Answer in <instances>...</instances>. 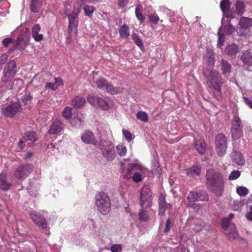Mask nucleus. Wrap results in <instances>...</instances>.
Masks as SVG:
<instances>
[{"label":"nucleus","instance_id":"1","mask_svg":"<svg viewBox=\"0 0 252 252\" xmlns=\"http://www.w3.org/2000/svg\"><path fill=\"white\" fill-rule=\"evenodd\" d=\"M207 188L216 196H221L224 188V178L222 174L213 169L207 170L206 174Z\"/></svg>","mask_w":252,"mask_h":252},{"label":"nucleus","instance_id":"2","mask_svg":"<svg viewBox=\"0 0 252 252\" xmlns=\"http://www.w3.org/2000/svg\"><path fill=\"white\" fill-rule=\"evenodd\" d=\"M214 64H208V66L203 70V74L207 78L210 83V88H212L214 90L217 91L219 94H215L216 98L220 100L221 99L220 93L221 91V85L222 84V78L219 73L215 70H213L211 68Z\"/></svg>","mask_w":252,"mask_h":252},{"label":"nucleus","instance_id":"3","mask_svg":"<svg viewBox=\"0 0 252 252\" xmlns=\"http://www.w3.org/2000/svg\"><path fill=\"white\" fill-rule=\"evenodd\" d=\"M102 157L108 161H112L116 157L115 146L113 143L104 139L100 141L98 145Z\"/></svg>","mask_w":252,"mask_h":252},{"label":"nucleus","instance_id":"4","mask_svg":"<svg viewBox=\"0 0 252 252\" xmlns=\"http://www.w3.org/2000/svg\"><path fill=\"white\" fill-rule=\"evenodd\" d=\"M95 203L100 213L106 215L110 211V200L108 196L104 192H100L96 195Z\"/></svg>","mask_w":252,"mask_h":252},{"label":"nucleus","instance_id":"5","mask_svg":"<svg viewBox=\"0 0 252 252\" xmlns=\"http://www.w3.org/2000/svg\"><path fill=\"white\" fill-rule=\"evenodd\" d=\"M215 144L217 153L220 157L223 156L227 147V140L226 136L223 133H218L215 137Z\"/></svg>","mask_w":252,"mask_h":252},{"label":"nucleus","instance_id":"6","mask_svg":"<svg viewBox=\"0 0 252 252\" xmlns=\"http://www.w3.org/2000/svg\"><path fill=\"white\" fill-rule=\"evenodd\" d=\"M243 126L240 119L238 116H235L231 122V133L232 138L236 140L243 135Z\"/></svg>","mask_w":252,"mask_h":252},{"label":"nucleus","instance_id":"7","mask_svg":"<svg viewBox=\"0 0 252 252\" xmlns=\"http://www.w3.org/2000/svg\"><path fill=\"white\" fill-rule=\"evenodd\" d=\"M96 85L97 88L105 90L112 94L121 93L123 91L122 88L113 87L112 85L107 82L106 79L102 77L99 78L96 81Z\"/></svg>","mask_w":252,"mask_h":252},{"label":"nucleus","instance_id":"8","mask_svg":"<svg viewBox=\"0 0 252 252\" xmlns=\"http://www.w3.org/2000/svg\"><path fill=\"white\" fill-rule=\"evenodd\" d=\"M21 110V105L19 102H11L2 108L3 114L7 117H13Z\"/></svg>","mask_w":252,"mask_h":252},{"label":"nucleus","instance_id":"9","mask_svg":"<svg viewBox=\"0 0 252 252\" xmlns=\"http://www.w3.org/2000/svg\"><path fill=\"white\" fill-rule=\"evenodd\" d=\"M69 24L68 27V35L67 37V40H70L71 39V34L72 33L76 34L77 28L78 25L77 14L75 12H72L68 15Z\"/></svg>","mask_w":252,"mask_h":252},{"label":"nucleus","instance_id":"10","mask_svg":"<svg viewBox=\"0 0 252 252\" xmlns=\"http://www.w3.org/2000/svg\"><path fill=\"white\" fill-rule=\"evenodd\" d=\"M33 165L31 164L20 165L15 171V176L20 179L25 178L33 171Z\"/></svg>","mask_w":252,"mask_h":252},{"label":"nucleus","instance_id":"11","mask_svg":"<svg viewBox=\"0 0 252 252\" xmlns=\"http://www.w3.org/2000/svg\"><path fill=\"white\" fill-rule=\"evenodd\" d=\"M152 196L150 191L149 190L147 186L142 189L140 194V205L142 209H146L152 202Z\"/></svg>","mask_w":252,"mask_h":252},{"label":"nucleus","instance_id":"12","mask_svg":"<svg viewBox=\"0 0 252 252\" xmlns=\"http://www.w3.org/2000/svg\"><path fill=\"white\" fill-rule=\"evenodd\" d=\"M88 101L93 106H98L103 110L109 108V104L106 99H103L97 96L89 95L88 97Z\"/></svg>","mask_w":252,"mask_h":252},{"label":"nucleus","instance_id":"13","mask_svg":"<svg viewBox=\"0 0 252 252\" xmlns=\"http://www.w3.org/2000/svg\"><path fill=\"white\" fill-rule=\"evenodd\" d=\"M239 25L240 26V34L244 35V32L249 30L252 27V19L248 17H242L239 20Z\"/></svg>","mask_w":252,"mask_h":252},{"label":"nucleus","instance_id":"14","mask_svg":"<svg viewBox=\"0 0 252 252\" xmlns=\"http://www.w3.org/2000/svg\"><path fill=\"white\" fill-rule=\"evenodd\" d=\"M159 212L158 214L160 216H163L166 210L170 209L172 205L167 203L165 200V196L163 194H160L158 200Z\"/></svg>","mask_w":252,"mask_h":252},{"label":"nucleus","instance_id":"15","mask_svg":"<svg viewBox=\"0 0 252 252\" xmlns=\"http://www.w3.org/2000/svg\"><path fill=\"white\" fill-rule=\"evenodd\" d=\"M31 218L34 223L42 228H47V223L44 218L36 212H31L30 213Z\"/></svg>","mask_w":252,"mask_h":252},{"label":"nucleus","instance_id":"16","mask_svg":"<svg viewBox=\"0 0 252 252\" xmlns=\"http://www.w3.org/2000/svg\"><path fill=\"white\" fill-rule=\"evenodd\" d=\"M82 141L87 144H91L97 146L98 142L95 139L94 134L89 130L85 131L81 135Z\"/></svg>","mask_w":252,"mask_h":252},{"label":"nucleus","instance_id":"17","mask_svg":"<svg viewBox=\"0 0 252 252\" xmlns=\"http://www.w3.org/2000/svg\"><path fill=\"white\" fill-rule=\"evenodd\" d=\"M230 5L229 0H222L220 3V7L227 17L234 18V13L230 11Z\"/></svg>","mask_w":252,"mask_h":252},{"label":"nucleus","instance_id":"18","mask_svg":"<svg viewBox=\"0 0 252 252\" xmlns=\"http://www.w3.org/2000/svg\"><path fill=\"white\" fill-rule=\"evenodd\" d=\"M63 126V124L60 121H55L50 125L48 132L51 134H57L62 131Z\"/></svg>","mask_w":252,"mask_h":252},{"label":"nucleus","instance_id":"19","mask_svg":"<svg viewBox=\"0 0 252 252\" xmlns=\"http://www.w3.org/2000/svg\"><path fill=\"white\" fill-rule=\"evenodd\" d=\"M231 157L232 160L238 165H242L245 164V160L240 152L233 151L231 154Z\"/></svg>","mask_w":252,"mask_h":252},{"label":"nucleus","instance_id":"20","mask_svg":"<svg viewBox=\"0 0 252 252\" xmlns=\"http://www.w3.org/2000/svg\"><path fill=\"white\" fill-rule=\"evenodd\" d=\"M11 184L6 180L5 174H0V189L3 190H7L10 189Z\"/></svg>","mask_w":252,"mask_h":252},{"label":"nucleus","instance_id":"21","mask_svg":"<svg viewBox=\"0 0 252 252\" xmlns=\"http://www.w3.org/2000/svg\"><path fill=\"white\" fill-rule=\"evenodd\" d=\"M85 102V98L80 96H76L72 100L71 104L75 109H78L82 107Z\"/></svg>","mask_w":252,"mask_h":252},{"label":"nucleus","instance_id":"22","mask_svg":"<svg viewBox=\"0 0 252 252\" xmlns=\"http://www.w3.org/2000/svg\"><path fill=\"white\" fill-rule=\"evenodd\" d=\"M16 72V64H7L4 68V72L7 77H13Z\"/></svg>","mask_w":252,"mask_h":252},{"label":"nucleus","instance_id":"23","mask_svg":"<svg viewBox=\"0 0 252 252\" xmlns=\"http://www.w3.org/2000/svg\"><path fill=\"white\" fill-rule=\"evenodd\" d=\"M42 0H31L30 2V9L33 13L39 12L42 5Z\"/></svg>","mask_w":252,"mask_h":252},{"label":"nucleus","instance_id":"24","mask_svg":"<svg viewBox=\"0 0 252 252\" xmlns=\"http://www.w3.org/2000/svg\"><path fill=\"white\" fill-rule=\"evenodd\" d=\"M129 30V27L126 24L120 26L119 30L120 37L123 38H127L130 35Z\"/></svg>","mask_w":252,"mask_h":252},{"label":"nucleus","instance_id":"25","mask_svg":"<svg viewBox=\"0 0 252 252\" xmlns=\"http://www.w3.org/2000/svg\"><path fill=\"white\" fill-rule=\"evenodd\" d=\"M239 51L238 46L235 44L228 45L225 48V53L228 55H235Z\"/></svg>","mask_w":252,"mask_h":252},{"label":"nucleus","instance_id":"26","mask_svg":"<svg viewBox=\"0 0 252 252\" xmlns=\"http://www.w3.org/2000/svg\"><path fill=\"white\" fill-rule=\"evenodd\" d=\"M23 139L25 141H31V144L37 140V135L34 131H28L25 133L24 136L23 137Z\"/></svg>","mask_w":252,"mask_h":252},{"label":"nucleus","instance_id":"27","mask_svg":"<svg viewBox=\"0 0 252 252\" xmlns=\"http://www.w3.org/2000/svg\"><path fill=\"white\" fill-rule=\"evenodd\" d=\"M195 147V149L200 154L203 155L205 153L206 148V144L204 141L199 140L197 141Z\"/></svg>","mask_w":252,"mask_h":252},{"label":"nucleus","instance_id":"28","mask_svg":"<svg viewBox=\"0 0 252 252\" xmlns=\"http://www.w3.org/2000/svg\"><path fill=\"white\" fill-rule=\"evenodd\" d=\"M236 12L238 15H242L245 10V5L242 0H237L235 3Z\"/></svg>","mask_w":252,"mask_h":252},{"label":"nucleus","instance_id":"29","mask_svg":"<svg viewBox=\"0 0 252 252\" xmlns=\"http://www.w3.org/2000/svg\"><path fill=\"white\" fill-rule=\"evenodd\" d=\"M218 68L221 69L222 74L225 76H228L231 72V67L230 64H220Z\"/></svg>","mask_w":252,"mask_h":252},{"label":"nucleus","instance_id":"30","mask_svg":"<svg viewBox=\"0 0 252 252\" xmlns=\"http://www.w3.org/2000/svg\"><path fill=\"white\" fill-rule=\"evenodd\" d=\"M243 63H252V54L250 51L244 52L241 57Z\"/></svg>","mask_w":252,"mask_h":252},{"label":"nucleus","instance_id":"31","mask_svg":"<svg viewBox=\"0 0 252 252\" xmlns=\"http://www.w3.org/2000/svg\"><path fill=\"white\" fill-rule=\"evenodd\" d=\"M135 13L137 19L140 21V23H142L145 19V17L142 14V7L141 5H138L136 6Z\"/></svg>","mask_w":252,"mask_h":252},{"label":"nucleus","instance_id":"32","mask_svg":"<svg viewBox=\"0 0 252 252\" xmlns=\"http://www.w3.org/2000/svg\"><path fill=\"white\" fill-rule=\"evenodd\" d=\"M131 37L135 43L139 47V48L141 50H143L144 49V46L143 44L142 40L140 38L138 35L133 33L132 34Z\"/></svg>","mask_w":252,"mask_h":252},{"label":"nucleus","instance_id":"33","mask_svg":"<svg viewBox=\"0 0 252 252\" xmlns=\"http://www.w3.org/2000/svg\"><path fill=\"white\" fill-rule=\"evenodd\" d=\"M71 124L75 127H80L83 124L84 120L79 117H75L70 121Z\"/></svg>","mask_w":252,"mask_h":252},{"label":"nucleus","instance_id":"34","mask_svg":"<svg viewBox=\"0 0 252 252\" xmlns=\"http://www.w3.org/2000/svg\"><path fill=\"white\" fill-rule=\"evenodd\" d=\"M200 173V169L197 167H193L187 170V174L188 176H191L194 177L195 176H198Z\"/></svg>","mask_w":252,"mask_h":252},{"label":"nucleus","instance_id":"35","mask_svg":"<svg viewBox=\"0 0 252 252\" xmlns=\"http://www.w3.org/2000/svg\"><path fill=\"white\" fill-rule=\"evenodd\" d=\"M116 149L117 153L120 156L123 157L126 155L127 149L125 146L122 145H118L116 146Z\"/></svg>","mask_w":252,"mask_h":252},{"label":"nucleus","instance_id":"36","mask_svg":"<svg viewBox=\"0 0 252 252\" xmlns=\"http://www.w3.org/2000/svg\"><path fill=\"white\" fill-rule=\"evenodd\" d=\"M187 199L189 201L195 202L199 200L197 192L190 191L187 196Z\"/></svg>","mask_w":252,"mask_h":252},{"label":"nucleus","instance_id":"37","mask_svg":"<svg viewBox=\"0 0 252 252\" xmlns=\"http://www.w3.org/2000/svg\"><path fill=\"white\" fill-rule=\"evenodd\" d=\"M136 118L143 122H147L148 120V116L147 113L143 111H139L136 114Z\"/></svg>","mask_w":252,"mask_h":252},{"label":"nucleus","instance_id":"38","mask_svg":"<svg viewBox=\"0 0 252 252\" xmlns=\"http://www.w3.org/2000/svg\"><path fill=\"white\" fill-rule=\"evenodd\" d=\"M27 45V44L24 40H21L20 38H18L17 41L15 48L21 50L24 49Z\"/></svg>","mask_w":252,"mask_h":252},{"label":"nucleus","instance_id":"39","mask_svg":"<svg viewBox=\"0 0 252 252\" xmlns=\"http://www.w3.org/2000/svg\"><path fill=\"white\" fill-rule=\"evenodd\" d=\"M198 194V200L201 201H208L209 200V197L207 193L205 191H201L197 192Z\"/></svg>","mask_w":252,"mask_h":252},{"label":"nucleus","instance_id":"40","mask_svg":"<svg viewBox=\"0 0 252 252\" xmlns=\"http://www.w3.org/2000/svg\"><path fill=\"white\" fill-rule=\"evenodd\" d=\"M237 192L240 196H245L249 193V190L244 187H240L237 189Z\"/></svg>","mask_w":252,"mask_h":252},{"label":"nucleus","instance_id":"41","mask_svg":"<svg viewBox=\"0 0 252 252\" xmlns=\"http://www.w3.org/2000/svg\"><path fill=\"white\" fill-rule=\"evenodd\" d=\"M83 9L85 11L86 14L90 17L95 10V8L93 6L86 5L84 7Z\"/></svg>","mask_w":252,"mask_h":252},{"label":"nucleus","instance_id":"42","mask_svg":"<svg viewBox=\"0 0 252 252\" xmlns=\"http://www.w3.org/2000/svg\"><path fill=\"white\" fill-rule=\"evenodd\" d=\"M62 115L65 119H69L71 117V109L66 107L63 111Z\"/></svg>","mask_w":252,"mask_h":252},{"label":"nucleus","instance_id":"43","mask_svg":"<svg viewBox=\"0 0 252 252\" xmlns=\"http://www.w3.org/2000/svg\"><path fill=\"white\" fill-rule=\"evenodd\" d=\"M218 46L219 47L221 48L224 45L225 38L224 35L223 33H220V32H218Z\"/></svg>","mask_w":252,"mask_h":252},{"label":"nucleus","instance_id":"44","mask_svg":"<svg viewBox=\"0 0 252 252\" xmlns=\"http://www.w3.org/2000/svg\"><path fill=\"white\" fill-rule=\"evenodd\" d=\"M32 98L33 96L31 95L30 93H29V94H25L22 96V101L24 103V105H26L31 101Z\"/></svg>","mask_w":252,"mask_h":252},{"label":"nucleus","instance_id":"45","mask_svg":"<svg viewBox=\"0 0 252 252\" xmlns=\"http://www.w3.org/2000/svg\"><path fill=\"white\" fill-rule=\"evenodd\" d=\"M123 133L125 138L128 141H131L133 137H132V134L127 129H123Z\"/></svg>","mask_w":252,"mask_h":252},{"label":"nucleus","instance_id":"46","mask_svg":"<svg viewBox=\"0 0 252 252\" xmlns=\"http://www.w3.org/2000/svg\"><path fill=\"white\" fill-rule=\"evenodd\" d=\"M138 215L139 219L142 221H146L148 219V215L143 209L140 211Z\"/></svg>","mask_w":252,"mask_h":252},{"label":"nucleus","instance_id":"47","mask_svg":"<svg viewBox=\"0 0 252 252\" xmlns=\"http://www.w3.org/2000/svg\"><path fill=\"white\" fill-rule=\"evenodd\" d=\"M240 175V172L238 170H234L232 171L229 176V179L233 180L237 179Z\"/></svg>","mask_w":252,"mask_h":252},{"label":"nucleus","instance_id":"48","mask_svg":"<svg viewBox=\"0 0 252 252\" xmlns=\"http://www.w3.org/2000/svg\"><path fill=\"white\" fill-rule=\"evenodd\" d=\"M227 32L229 34H232L236 31V29L231 24H229L227 26L225 27Z\"/></svg>","mask_w":252,"mask_h":252},{"label":"nucleus","instance_id":"49","mask_svg":"<svg viewBox=\"0 0 252 252\" xmlns=\"http://www.w3.org/2000/svg\"><path fill=\"white\" fill-rule=\"evenodd\" d=\"M172 226V224L170 221V220L169 218H168L166 220L165 226L163 232L165 233H167L170 230Z\"/></svg>","mask_w":252,"mask_h":252},{"label":"nucleus","instance_id":"50","mask_svg":"<svg viewBox=\"0 0 252 252\" xmlns=\"http://www.w3.org/2000/svg\"><path fill=\"white\" fill-rule=\"evenodd\" d=\"M112 252H122V248L121 245H113L110 248Z\"/></svg>","mask_w":252,"mask_h":252},{"label":"nucleus","instance_id":"51","mask_svg":"<svg viewBox=\"0 0 252 252\" xmlns=\"http://www.w3.org/2000/svg\"><path fill=\"white\" fill-rule=\"evenodd\" d=\"M149 19L152 23L156 24L159 21V18L157 14H154L149 15Z\"/></svg>","mask_w":252,"mask_h":252},{"label":"nucleus","instance_id":"52","mask_svg":"<svg viewBox=\"0 0 252 252\" xmlns=\"http://www.w3.org/2000/svg\"><path fill=\"white\" fill-rule=\"evenodd\" d=\"M32 35L36 42H40L43 39V35L42 34H39V32H37L36 34H32Z\"/></svg>","mask_w":252,"mask_h":252},{"label":"nucleus","instance_id":"53","mask_svg":"<svg viewBox=\"0 0 252 252\" xmlns=\"http://www.w3.org/2000/svg\"><path fill=\"white\" fill-rule=\"evenodd\" d=\"M136 168L137 169H141V167L140 165L137 164L130 163L128 165V168L127 169V173H129L131 170H133L134 168Z\"/></svg>","mask_w":252,"mask_h":252},{"label":"nucleus","instance_id":"54","mask_svg":"<svg viewBox=\"0 0 252 252\" xmlns=\"http://www.w3.org/2000/svg\"><path fill=\"white\" fill-rule=\"evenodd\" d=\"M132 179L135 182H139L142 180L141 175L138 172H135L132 176Z\"/></svg>","mask_w":252,"mask_h":252},{"label":"nucleus","instance_id":"55","mask_svg":"<svg viewBox=\"0 0 252 252\" xmlns=\"http://www.w3.org/2000/svg\"><path fill=\"white\" fill-rule=\"evenodd\" d=\"M41 30V27L39 24H35L32 29V34H36L37 32H39Z\"/></svg>","mask_w":252,"mask_h":252},{"label":"nucleus","instance_id":"56","mask_svg":"<svg viewBox=\"0 0 252 252\" xmlns=\"http://www.w3.org/2000/svg\"><path fill=\"white\" fill-rule=\"evenodd\" d=\"M188 207H191L193 208L194 210H196V211L197 212V211L199 209V205L196 204L194 203V202L193 201H189L188 204Z\"/></svg>","mask_w":252,"mask_h":252},{"label":"nucleus","instance_id":"57","mask_svg":"<svg viewBox=\"0 0 252 252\" xmlns=\"http://www.w3.org/2000/svg\"><path fill=\"white\" fill-rule=\"evenodd\" d=\"M206 58L208 59L209 63H213L214 62V55L211 52H207L206 54Z\"/></svg>","mask_w":252,"mask_h":252},{"label":"nucleus","instance_id":"58","mask_svg":"<svg viewBox=\"0 0 252 252\" xmlns=\"http://www.w3.org/2000/svg\"><path fill=\"white\" fill-rule=\"evenodd\" d=\"M229 222L230 221L228 220V219H226V218L222 219L221 222L222 227L224 229H226L229 226Z\"/></svg>","mask_w":252,"mask_h":252},{"label":"nucleus","instance_id":"59","mask_svg":"<svg viewBox=\"0 0 252 252\" xmlns=\"http://www.w3.org/2000/svg\"><path fill=\"white\" fill-rule=\"evenodd\" d=\"M12 41V39L11 38H4L2 41V44L4 47H8L10 43H11Z\"/></svg>","mask_w":252,"mask_h":252},{"label":"nucleus","instance_id":"60","mask_svg":"<svg viewBox=\"0 0 252 252\" xmlns=\"http://www.w3.org/2000/svg\"><path fill=\"white\" fill-rule=\"evenodd\" d=\"M127 0H119V6L122 8L125 7L127 4Z\"/></svg>","mask_w":252,"mask_h":252},{"label":"nucleus","instance_id":"61","mask_svg":"<svg viewBox=\"0 0 252 252\" xmlns=\"http://www.w3.org/2000/svg\"><path fill=\"white\" fill-rule=\"evenodd\" d=\"M245 103L251 108H252V100L249 97H244Z\"/></svg>","mask_w":252,"mask_h":252},{"label":"nucleus","instance_id":"62","mask_svg":"<svg viewBox=\"0 0 252 252\" xmlns=\"http://www.w3.org/2000/svg\"><path fill=\"white\" fill-rule=\"evenodd\" d=\"M246 217L247 220L252 221V210H250V211L246 214Z\"/></svg>","mask_w":252,"mask_h":252},{"label":"nucleus","instance_id":"63","mask_svg":"<svg viewBox=\"0 0 252 252\" xmlns=\"http://www.w3.org/2000/svg\"><path fill=\"white\" fill-rule=\"evenodd\" d=\"M7 59V55L6 54L2 55L0 59V63H5L6 61V60Z\"/></svg>","mask_w":252,"mask_h":252},{"label":"nucleus","instance_id":"64","mask_svg":"<svg viewBox=\"0 0 252 252\" xmlns=\"http://www.w3.org/2000/svg\"><path fill=\"white\" fill-rule=\"evenodd\" d=\"M55 86V84H53L51 82H47L46 84V87L47 88L52 89L53 90H56V88H54V86Z\"/></svg>","mask_w":252,"mask_h":252}]
</instances>
